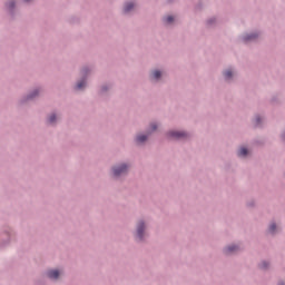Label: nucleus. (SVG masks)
<instances>
[{
	"label": "nucleus",
	"mask_w": 285,
	"mask_h": 285,
	"mask_svg": "<svg viewBox=\"0 0 285 285\" xmlns=\"http://www.w3.org/2000/svg\"><path fill=\"white\" fill-rule=\"evenodd\" d=\"M127 171H128V166L127 165H121L120 167H115L114 168L115 177H119L120 175H126Z\"/></svg>",
	"instance_id": "nucleus-1"
},
{
	"label": "nucleus",
	"mask_w": 285,
	"mask_h": 285,
	"mask_svg": "<svg viewBox=\"0 0 285 285\" xmlns=\"http://www.w3.org/2000/svg\"><path fill=\"white\" fill-rule=\"evenodd\" d=\"M186 136L184 131H169V137H174L175 139H184Z\"/></svg>",
	"instance_id": "nucleus-2"
},
{
	"label": "nucleus",
	"mask_w": 285,
	"mask_h": 285,
	"mask_svg": "<svg viewBox=\"0 0 285 285\" xmlns=\"http://www.w3.org/2000/svg\"><path fill=\"white\" fill-rule=\"evenodd\" d=\"M144 228H146V226L144 225V223H139L137 226V237L138 239H144Z\"/></svg>",
	"instance_id": "nucleus-3"
},
{
	"label": "nucleus",
	"mask_w": 285,
	"mask_h": 285,
	"mask_svg": "<svg viewBox=\"0 0 285 285\" xmlns=\"http://www.w3.org/2000/svg\"><path fill=\"white\" fill-rule=\"evenodd\" d=\"M48 277L50 279H58L59 278V271L57 269H51L48 272Z\"/></svg>",
	"instance_id": "nucleus-4"
},
{
	"label": "nucleus",
	"mask_w": 285,
	"mask_h": 285,
	"mask_svg": "<svg viewBox=\"0 0 285 285\" xmlns=\"http://www.w3.org/2000/svg\"><path fill=\"white\" fill-rule=\"evenodd\" d=\"M132 8H135V3L128 2L125 4L124 12H130V10H132Z\"/></svg>",
	"instance_id": "nucleus-5"
},
{
	"label": "nucleus",
	"mask_w": 285,
	"mask_h": 285,
	"mask_svg": "<svg viewBox=\"0 0 285 285\" xmlns=\"http://www.w3.org/2000/svg\"><path fill=\"white\" fill-rule=\"evenodd\" d=\"M246 155H248V149H246L245 147H242L238 150V157H246Z\"/></svg>",
	"instance_id": "nucleus-6"
},
{
	"label": "nucleus",
	"mask_w": 285,
	"mask_h": 285,
	"mask_svg": "<svg viewBox=\"0 0 285 285\" xmlns=\"http://www.w3.org/2000/svg\"><path fill=\"white\" fill-rule=\"evenodd\" d=\"M146 139H148V136L146 135H140L136 138L137 144H144V141H146Z\"/></svg>",
	"instance_id": "nucleus-7"
},
{
	"label": "nucleus",
	"mask_w": 285,
	"mask_h": 285,
	"mask_svg": "<svg viewBox=\"0 0 285 285\" xmlns=\"http://www.w3.org/2000/svg\"><path fill=\"white\" fill-rule=\"evenodd\" d=\"M151 77L153 79H159V77H161V71L159 70L153 71Z\"/></svg>",
	"instance_id": "nucleus-8"
},
{
	"label": "nucleus",
	"mask_w": 285,
	"mask_h": 285,
	"mask_svg": "<svg viewBox=\"0 0 285 285\" xmlns=\"http://www.w3.org/2000/svg\"><path fill=\"white\" fill-rule=\"evenodd\" d=\"M235 250H237V246L232 245L225 249V253H235Z\"/></svg>",
	"instance_id": "nucleus-9"
},
{
	"label": "nucleus",
	"mask_w": 285,
	"mask_h": 285,
	"mask_svg": "<svg viewBox=\"0 0 285 285\" xmlns=\"http://www.w3.org/2000/svg\"><path fill=\"white\" fill-rule=\"evenodd\" d=\"M86 87V80H81L77 83L76 88L77 90H81V88Z\"/></svg>",
	"instance_id": "nucleus-10"
},
{
	"label": "nucleus",
	"mask_w": 285,
	"mask_h": 285,
	"mask_svg": "<svg viewBox=\"0 0 285 285\" xmlns=\"http://www.w3.org/2000/svg\"><path fill=\"white\" fill-rule=\"evenodd\" d=\"M224 77H225V79H230V77H233V71L230 69L226 70L224 72Z\"/></svg>",
	"instance_id": "nucleus-11"
},
{
	"label": "nucleus",
	"mask_w": 285,
	"mask_h": 285,
	"mask_svg": "<svg viewBox=\"0 0 285 285\" xmlns=\"http://www.w3.org/2000/svg\"><path fill=\"white\" fill-rule=\"evenodd\" d=\"M253 39H257V35H249V36H245V37H244V40H245V41H250V40H253Z\"/></svg>",
	"instance_id": "nucleus-12"
},
{
	"label": "nucleus",
	"mask_w": 285,
	"mask_h": 285,
	"mask_svg": "<svg viewBox=\"0 0 285 285\" xmlns=\"http://www.w3.org/2000/svg\"><path fill=\"white\" fill-rule=\"evenodd\" d=\"M173 21H175V18L173 16H168L167 18H165V23H173Z\"/></svg>",
	"instance_id": "nucleus-13"
},
{
	"label": "nucleus",
	"mask_w": 285,
	"mask_h": 285,
	"mask_svg": "<svg viewBox=\"0 0 285 285\" xmlns=\"http://www.w3.org/2000/svg\"><path fill=\"white\" fill-rule=\"evenodd\" d=\"M57 120V116L55 114H52L50 117H49V124H55V121Z\"/></svg>",
	"instance_id": "nucleus-14"
},
{
	"label": "nucleus",
	"mask_w": 285,
	"mask_h": 285,
	"mask_svg": "<svg viewBox=\"0 0 285 285\" xmlns=\"http://www.w3.org/2000/svg\"><path fill=\"white\" fill-rule=\"evenodd\" d=\"M277 228V226L273 223L272 225H269L268 232L269 233H275V229Z\"/></svg>",
	"instance_id": "nucleus-15"
},
{
	"label": "nucleus",
	"mask_w": 285,
	"mask_h": 285,
	"mask_svg": "<svg viewBox=\"0 0 285 285\" xmlns=\"http://www.w3.org/2000/svg\"><path fill=\"white\" fill-rule=\"evenodd\" d=\"M261 266H262V268H267L268 264L266 262H263Z\"/></svg>",
	"instance_id": "nucleus-16"
},
{
	"label": "nucleus",
	"mask_w": 285,
	"mask_h": 285,
	"mask_svg": "<svg viewBox=\"0 0 285 285\" xmlns=\"http://www.w3.org/2000/svg\"><path fill=\"white\" fill-rule=\"evenodd\" d=\"M153 130H157V125H151Z\"/></svg>",
	"instance_id": "nucleus-17"
},
{
	"label": "nucleus",
	"mask_w": 285,
	"mask_h": 285,
	"mask_svg": "<svg viewBox=\"0 0 285 285\" xmlns=\"http://www.w3.org/2000/svg\"><path fill=\"white\" fill-rule=\"evenodd\" d=\"M9 7H10V8H14V2H11V3L9 4Z\"/></svg>",
	"instance_id": "nucleus-18"
},
{
	"label": "nucleus",
	"mask_w": 285,
	"mask_h": 285,
	"mask_svg": "<svg viewBox=\"0 0 285 285\" xmlns=\"http://www.w3.org/2000/svg\"><path fill=\"white\" fill-rule=\"evenodd\" d=\"M257 124H259V118H257Z\"/></svg>",
	"instance_id": "nucleus-19"
}]
</instances>
